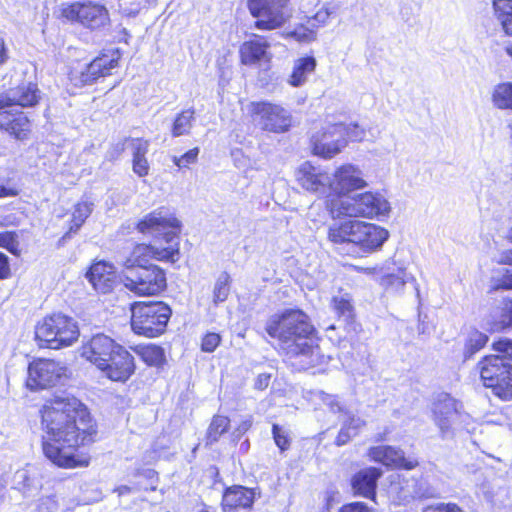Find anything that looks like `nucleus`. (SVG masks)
<instances>
[{
  "mask_svg": "<svg viewBox=\"0 0 512 512\" xmlns=\"http://www.w3.org/2000/svg\"><path fill=\"white\" fill-rule=\"evenodd\" d=\"M270 43L263 36L253 35L239 48L240 62L246 66L269 67L273 58Z\"/></svg>",
  "mask_w": 512,
  "mask_h": 512,
  "instance_id": "nucleus-18",
  "label": "nucleus"
},
{
  "mask_svg": "<svg viewBox=\"0 0 512 512\" xmlns=\"http://www.w3.org/2000/svg\"><path fill=\"white\" fill-rule=\"evenodd\" d=\"M320 399L322 400L323 404L330 408L332 412H341L342 406L339 402V400L330 394H326L324 392H320Z\"/></svg>",
  "mask_w": 512,
  "mask_h": 512,
  "instance_id": "nucleus-49",
  "label": "nucleus"
},
{
  "mask_svg": "<svg viewBox=\"0 0 512 512\" xmlns=\"http://www.w3.org/2000/svg\"><path fill=\"white\" fill-rule=\"evenodd\" d=\"M492 102L498 109L512 110V83L506 82L495 86L492 92Z\"/></svg>",
  "mask_w": 512,
  "mask_h": 512,
  "instance_id": "nucleus-35",
  "label": "nucleus"
},
{
  "mask_svg": "<svg viewBox=\"0 0 512 512\" xmlns=\"http://www.w3.org/2000/svg\"><path fill=\"white\" fill-rule=\"evenodd\" d=\"M13 105L15 104L14 101H12L9 90L6 93L0 94V112Z\"/></svg>",
  "mask_w": 512,
  "mask_h": 512,
  "instance_id": "nucleus-55",
  "label": "nucleus"
},
{
  "mask_svg": "<svg viewBox=\"0 0 512 512\" xmlns=\"http://www.w3.org/2000/svg\"><path fill=\"white\" fill-rule=\"evenodd\" d=\"M347 130V142L351 141H362L365 138L364 129L360 128L357 124H345Z\"/></svg>",
  "mask_w": 512,
  "mask_h": 512,
  "instance_id": "nucleus-48",
  "label": "nucleus"
},
{
  "mask_svg": "<svg viewBox=\"0 0 512 512\" xmlns=\"http://www.w3.org/2000/svg\"><path fill=\"white\" fill-rule=\"evenodd\" d=\"M120 58L119 50H108L80 69H73L69 79L76 87L90 85L98 78L109 75L111 70L118 66Z\"/></svg>",
  "mask_w": 512,
  "mask_h": 512,
  "instance_id": "nucleus-15",
  "label": "nucleus"
},
{
  "mask_svg": "<svg viewBox=\"0 0 512 512\" xmlns=\"http://www.w3.org/2000/svg\"><path fill=\"white\" fill-rule=\"evenodd\" d=\"M195 121V110L188 108L178 113L173 121L171 133L174 137L188 135Z\"/></svg>",
  "mask_w": 512,
  "mask_h": 512,
  "instance_id": "nucleus-30",
  "label": "nucleus"
},
{
  "mask_svg": "<svg viewBox=\"0 0 512 512\" xmlns=\"http://www.w3.org/2000/svg\"><path fill=\"white\" fill-rule=\"evenodd\" d=\"M381 476V471L375 467L365 468L356 473L351 481L354 494L374 499L377 480Z\"/></svg>",
  "mask_w": 512,
  "mask_h": 512,
  "instance_id": "nucleus-25",
  "label": "nucleus"
},
{
  "mask_svg": "<svg viewBox=\"0 0 512 512\" xmlns=\"http://www.w3.org/2000/svg\"><path fill=\"white\" fill-rule=\"evenodd\" d=\"M368 186L359 166L346 163L336 167L330 182V190L334 195L326 201V209L331 218H387L391 212L389 200L379 191L360 192Z\"/></svg>",
  "mask_w": 512,
  "mask_h": 512,
  "instance_id": "nucleus-2",
  "label": "nucleus"
},
{
  "mask_svg": "<svg viewBox=\"0 0 512 512\" xmlns=\"http://www.w3.org/2000/svg\"><path fill=\"white\" fill-rule=\"evenodd\" d=\"M283 36L285 38H292L299 43H310L317 39V31L311 24H308V26L300 24L293 30L285 32Z\"/></svg>",
  "mask_w": 512,
  "mask_h": 512,
  "instance_id": "nucleus-36",
  "label": "nucleus"
},
{
  "mask_svg": "<svg viewBox=\"0 0 512 512\" xmlns=\"http://www.w3.org/2000/svg\"><path fill=\"white\" fill-rule=\"evenodd\" d=\"M61 17L69 22H78L86 27L96 29L109 21L107 9L97 3H74L61 8Z\"/></svg>",
  "mask_w": 512,
  "mask_h": 512,
  "instance_id": "nucleus-16",
  "label": "nucleus"
},
{
  "mask_svg": "<svg viewBox=\"0 0 512 512\" xmlns=\"http://www.w3.org/2000/svg\"><path fill=\"white\" fill-rule=\"evenodd\" d=\"M333 10L329 4H324L312 17L308 19V24H311L315 30L318 28L325 26Z\"/></svg>",
  "mask_w": 512,
  "mask_h": 512,
  "instance_id": "nucleus-41",
  "label": "nucleus"
},
{
  "mask_svg": "<svg viewBox=\"0 0 512 512\" xmlns=\"http://www.w3.org/2000/svg\"><path fill=\"white\" fill-rule=\"evenodd\" d=\"M433 421L443 439L452 438L455 431L469 420V415L460 410V404L446 393L436 396L432 405Z\"/></svg>",
  "mask_w": 512,
  "mask_h": 512,
  "instance_id": "nucleus-11",
  "label": "nucleus"
},
{
  "mask_svg": "<svg viewBox=\"0 0 512 512\" xmlns=\"http://www.w3.org/2000/svg\"><path fill=\"white\" fill-rule=\"evenodd\" d=\"M93 207L94 204L86 200L79 201L74 205L69 233L77 232L79 230V228L84 224L86 219L92 213Z\"/></svg>",
  "mask_w": 512,
  "mask_h": 512,
  "instance_id": "nucleus-33",
  "label": "nucleus"
},
{
  "mask_svg": "<svg viewBox=\"0 0 512 512\" xmlns=\"http://www.w3.org/2000/svg\"><path fill=\"white\" fill-rule=\"evenodd\" d=\"M8 60V52L6 44L3 39H0V65H3Z\"/></svg>",
  "mask_w": 512,
  "mask_h": 512,
  "instance_id": "nucleus-58",
  "label": "nucleus"
},
{
  "mask_svg": "<svg viewBox=\"0 0 512 512\" xmlns=\"http://www.w3.org/2000/svg\"><path fill=\"white\" fill-rule=\"evenodd\" d=\"M496 262L499 264L512 266V250H506L501 252L496 258Z\"/></svg>",
  "mask_w": 512,
  "mask_h": 512,
  "instance_id": "nucleus-57",
  "label": "nucleus"
},
{
  "mask_svg": "<svg viewBox=\"0 0 512 512\" xmlns=\"http://www.w3.org/2000/svg\"><path fill=\"white\" fill-rule=\"evenodd\" d=\"M339 512H374L363 502H353L341 507Z\"/></svg>",
  "mask_w": 512,
  "mask_h": 512,
  "instance_id": "nucleus-51",
  "label": "nucleus"
},
{
  "mask_svg": "<svg viewBox=\"0 0 512 512\" xmlns=\"http://www.w3.org/2000/svg\"><path fill=\"white\" fill-rule=\"evenodd\" d=\"M253 123L265 132L281 134L287 132L293 117L282 105L269 101H255L248 106Z\"/></svg>",
  "mask_w": 512,
  "mask_h": 512,
  "instance_id": "nucleus-10",
  "label": "nucleus"
},
{
  "mask_svg": "<svg viewBox=\"0 0 512 512\" xmlns=\"http://www.w3.org/2000/svg\"><path fill=\"white\" fill-rule=\"evenodd\" d=\"M18 195V189L10 185L0 184V198L14 197Z\"/></svg>",
  "mask_w": 512,
  "mask_h": 512,
  "instance_id": "nucleus-54",
  "label": "nucleus"
},
{
  "mask_svg": "<svg viewBox=\"0 0 512 512\" xmlns=\"http://www.w3.org/2000/svg\"><path fill=\"white\" fill-rule=\"evenodd\" d=\"M43 452L56 466L87 467L90 458L78 449L94 441L95 424L84 404L73 396L57 397L42 410Z\"/></svg>",
  "mask_w": 512,
  "mask_h": 512,
  "instance_id": "nucleus-1",
  "label": "nucleus"
},
{
  "mask_svg": "<svg viewBox=\"0 0 512 512\" xmlns=\"http://www.w3.org/2000/svg\"><path fill=\"white\" fill-rule=\"evenodd\" d=\"M488 342V336L477 330L471 329L467 333L464 344L463 355L465 359L471 358L474 354L480 351Z\"/></svg>",
  "mask_w": 512,
  "mask_h": 512,
  "instance_id": "nucleus-32",
  "label": "nucleus"
},
{
  "mask_svg": "<svg viewBox=\"0 0 512 512\" xmlns=\"http://www.w3.org/2000/svg\"><path fill=\"white\" fill-rule=\"evenodd\" d=\"M171 313L163 302H135L131 306L132 330L145 337H157L166 330Z\"/></svg>",
  "mask_w": 512,
  "mask_h": 512,
  "instance_id": "nucleus-7",
  "label": "nucleus"
},
{
  "mask_svg": "<svg viewBox=\"0 0 512 512\" xmlns=\"http://www.w3.org/2000/svg\"><path fill=\"white\" fill-rule=\"evenodd\" d=\"M272 433H273V438L275 440L276 445L282 451L289 448L290 440H289L287 432L282 427H280L277 424H274L272 427Z\"/></svg>",
  "mask_w": 512,
  "mask_h": 512,
  "instance_id": "nucleus-43",
  "label": "nucleus"
},
{
  "mask_svg": "<svg viewBox=\"0 0 512 512\" xmlns=\"http://www.w3.org/2000/svg\"><path fill=\"white\" fill-rule=\"evenodd\" d=\"M379 284L388 292L403 293L409 282H416L415 277L408 273L404 267H393L392 262H386L380 269Z\"/></svg>",
  "mask_w": 512,
  "mask_h": 512,
  "instance_id": "nucleus-22",
  "label": "nucleus"
},
{
  "mask_svg": "<svg viewBox=\"0 0 512 512\" xmlns=\"http://www.w3.org/2000/svg\"><path fill=\"white\" fill-rule=\"evenodd\" d=\"M319 0H303V8L306 9V4L308 5H317Z\"/></svg>",
  "mask_w": 512,
  "mask_h": 512,
  "instance_id": "nucleus-64",
  "label": "nucleus"
},
{
  "mask_svg": "<svg viewBox=\"0 0 512 512\" xmlns=\"http://www.w3.org/2000/svg\"><path fill=\"white\" fill-rule=\"evenodd\" d=\"M130 147L133 155V172L139 177L148 175L149 164L145 157L149 147L148 141L140 138L131 139Z\"/></svg>",
  "mask_w": 512,
  "mask_h": 512,
  "instance_id": "nucleus-29",
  "label": "nucleus"
},
{
  "mask_svg": "<svg viewBox=\"0 0 512 512\" xmlns=\"http://www.w3.org/2000/svg\"><path fill=\"white\" fill-rule=\"evenodd\" d=\"M268 378L267 376H263L261 375L259 377V387H262V385H264L265 387L268 385Z\"/></svg>",
  "mask_w": 512,
  "mask_h": 512,
  "instance_id": "nucleus-63",
  "label": "nucleus"
},
{
  "mask_svg": "<svg viewBox=\"0 0 512 512\" xmlns=\"http://www.w3.org/2000/svg\"><path fill=\"white\" fill-rule=\"evenodd\" d=\"M488 326L491 332L502 331L512 327V317L508 313L503 312V308L501 307L499 311L494 312Z\"/></svg>",
  "mask_w": 512,
  "mask_h": 512,
  "instance_id": "nucleus-40",
  "label": "nucleus"
},
{
  "mask_svg": "<svg viewBox=\"0 0 512 512\" xmlns=\"http://www.w3.org/2000/svg\"><path fill=\"white\" fill-rule=\"evenodd\" d=\"M199 155V148L195 147L180 157L174 156L173 162L179 168H187L190 164L197 161Z\"/></svg>",
  "mask_w": 512,
  "mask_h": 512,
  "instance_id": "nucleus-42",
  "label": "nucleus"
},
{
  "mask_svg": "<svg viewBox=\"0 0 512 512\" xmlns=\"http://www.w3.org/2000/svg\"><path fill=\"white\" fill-rule=\"evenodd\" d=\"M229 293H230V276L228 275V273L223 272L218 276V278L214 284L213 293H212L213 303L217 305L219 303L226 301V299L229 296Z\"/></svg>",
  "mask_w": 512,
  "mask_h": 512,
  "instance_id": "nucleus-38",
  "label": "nucleus"
},
{
  "mask_svg": "<svg viewBox=\"0 0 512 512\" xmlns=\"http://www.w3.org/2000/svg\"><path fill=\"white\" fill-rule=\"evenodd\" d=\"M0 247L6 248L9 252L16 254L18 250V241L13 232L0 233Z\"/></svg>",
  "mask_w": 512,
  "mask_h": 512,
  "instance_id": "nucleus-45",
  "label": "nucleus"
},
{
  "mask_svg": "<svg viewBox=\"0 0 512 512\" xmlns=\"http://www.w3.org/2000/svg\"><path fill=\"white\" fill-rule=\"evenodd\" d=\"M120 281L128 291L139 297L156 296L167 285L165 271L156 265L126 269Z\"/></svg>",
  "mask_w": 512,
  "mask_h": 512,
  "instance_id": "nucleus-8",
  "label": "nucleus"
},
{
  "mask_svg": "<svg viewBox=\"0 0 512 512\" xmlns=\"http://www.w3.org/2000/svg\"><path fill=\"white\" fill-rule=\"evenodd\" d=\"M424 512H462V510L454 503H441L425 508Z\"/></svg>",
  "mask_w": 512,
  "mask_h": 512,
  "instance_id": "nucleus-50",
  "label": "nucleus"
},
{
  "mask_svg": "<svg viewBox=\"0 0 512 512\" xmlns=\"http://www.w3.org/2000/svg\"><path fill=\"white\" fill-rule=\"evenodd\" d=\"M295 181L306 192L321 197L330 190L331 175L320 166L306 161L295 170Z\"/></svg>",
  "mask_w": 512,
  "mask_h": 512,
  "instance_id": "nucleus-17",
  "label": "nucleus"
},
{
  "mask_svg": "<svg viewBox=\"0 0 512 512\" xmlns=\"http://www.w3.org/2000/svg\"><path fill=\"white\" fill-rule=\"evenodd\" d=\"M503 312L508 313L512 317V299H505L502 302Z\"/></svg>",
  "mask_w": 512,
  "mask_h": 512,
  "instance_id": "nucleus-62",
  "label": "nucleus"
},
{
  "mask_svg": "<svg viewBox=\"0 0 512 512\" xmlns=\"http://www.w3.org/2000/svg\"><path fill=\"white\" fill-rule=\"evenodd\" d=\"M120 346L109 336L97 334L82 345L80 353L86 361L99 369Z\"/></svg>",
  "mask_w": 512,
  "mask_h": 512,
  "instance_id": "nucleus-20",
  "label": "nucleus"
},
{
  "mask_svg": "<svg viewBox=\"0 0 512 512\" xmlns=\"http://www.w3.org/2000/svg\"><path fill=\"white\" fill-rule=\"evenodd\" d=\"M251 425H252V418L247 417L244 420H242V422L239 424L237 430L239 431L240 434H243L251 427Z\"/></svg>",
  "mask_w": 512,
  "mask_h": 512,
  "instance_id": "nucleus-59",
  "label": "nucleus"
},
{
  "mask_svg": "<svg viewBox=\"0 0 512 512\" xmlns=\"http://www.w3.org/2000/svg\"><path fill=\"white\" fill-rule=\"evenodd\" d=\"M221 337L217 333H207L201 342V349L204 352L211 353L219 346Z\"/></svg>",
  "mask_w": 512,
  "mask_h": 512,
  "instance_id": "nucleus-44",
  "label": "nucleus"
},
{
  "mask_svg": "<svg viewBox=\"0 0 512 512\" xmlns=\"http://www.w3.org/2000/svg\"><path fill=\"white\" fill-rule=\"evenodd\" d=\"M137 352L142 360L150 366H159L164 361V352L159 346L153 344L140 346Z\"/></svg>",
  "mask_w": 512,
  "mask_h": 512,
  "instance_id": "nucleus-37",
  "label": "nucleus"
},
{
  "mask_svg": "<svg viewBox=\"0 0 512 512\" xmlns=\"http://www.w3.org/2000/svg\"><path fill=\"white\" fill-rule=\"evenodd\" d=\"M312 154L330 160L347 146V130L343 123H325L311 135Z\"/></svg>",
  "mask_w": 512,
  "mask_h": 512,
  "instance_id": "nucleus-12",
  "label": "nucleus"
},
{
  "mask_svg": "<svg viewBox=\"0 0 512 512\" xmlns=\"http://www.w3.org/2000/svg\"><path fill=\"white\" fill-rule=\"evenodd\" d=\"M68 377L67 367L52 359H37L28 366L26 386L30 390L46 389L61 384Z\"/></svg>",
  "mask_w": 512,
  "mask_h": 512,
  "instance_id": "nucleus-14",
  "label": "nucleus"
},
{
  "mask_svg": "<svg viewBox=\"0 0 512 512\" xmlns=\"http://www.w3.org/2000/svg\"><path fill=\"white\" fill-rule=\"evenodd\" d=\"M254 492L243 486H232L225 490L222 498L223 512H247L254 502Z\"/></svg>",
  "mask_w": 512,
  "mask_h": 512,
  "instance_id": "nucleus-24",
  "label": "nucleus"
},
{
  "mask_svg": "<svg viewBox=\"0 0 512 512\" xmlns=\"http://www.w3.org/2000/svg\"><path fill=\"white\" fill-rule=\"evenodd\" d=\"M229 419L226 416L218 415L215 416L208 428L207 442L212 444L218 440V438L227 431L229 427Z\"/></svg>",
  "mask_w": 512,
  "mask_h": 512,
  "instance_id": "nucleus-39",
  "label": "nucleus"
},
{
  "mask_svg": "<svg viewBox=\"0 0 512 512\" xmlns=\"http://www.w3.org/2000/svg\"><path fill=\"white\" fill-rule=\"evenodd\" d=\"M493 349L505 356L508 359L512 360V339H500L497 342L493 343Z\"/></svg>",
  "mask_w": 512,
  "mask_h": 512,
  "instance_id": "nucleus-47",
  "label": "nucleus"
},
{
  "mask_svg": "<svg viewBox=\"0 0 512 512\" xmlns=\"http://www.w3.org/2000/svg\"><path fill=\"white\" fill-rule=\"evenodd\" d=\"M10 276V267L8 258L0 252V279H6Z\"/></svg>",
  "mask_w": 512,
  "mask_h": 512,
  "instance_id": "nucleus-53",
  "label": "nucleus"
},
{
  "mask_svg": "<svg viewBox=\"0 0 512 512\" xmlns=\"http://www.w3.org/2000/svg\"><path fill=\"white\" fill-rule=\"evenodd\" d=\"M331 307L339 318L350 321L354 316L351 296L347 293L335 295L331 299Z\"/></svg>",
  "mask_w": 512,
  "mask_h": 512,
  "instance_id": "nucleus-34",
  "label": "nucleus"
},
{
  "mask_svg": "<svg viewBox=\"0 0 512 512\" xmlns=\"http://www.w3.org/2000/svg\"><path fill=\"white\" fill-rule=\"evenodd\" d=\"M478 370L484 386L491 388L503 400L512 399V366L497 355L484 357Z\"/></svg>",
  "mask_w": 512,
  "mask_h": 512,
  "instance_id": "nucleus-9",
  "label": "nucleus"
},
{
  "mask_svg": "<svg viewBox=\"0 0 512 512\" xmlns=\"http://www.w3.org/2000/svg\"><path fill=\"white\" fill-rule=\"evenodd\" d=\"M353 436L354 435H352L350 430H347V426L344 424V427L341 429L339 435L337 436V445H344L349 440V438Z\"/></svg>",
  "mask_w": 512,
  "mask_h": 512,
  "instance_id": "nucleus-56",
  "label": "nucleus"
},
{
  "mask_svg": "<svg viewBox=\"0 0 512 512\" xmlns=\"http://www.w3.org/2000/svg\"><path fill=\"white\" fill-rule=\"evenodd\" d=\"M138 232L155 239L153 245L138 244L124 261L125 269L147 267L151 259L175 263L180 258L181 222L169 210L159 208L143 216Z\"/></svg>",
  "mask_w": 512,
  "mask_h": 512,
  "instance_id": "nucleus-4",
  "label": "nucleus"
},
{
  "mask_svg": "<svg viewBox=\"0 0 512 512\" xmlns=\"http://www.w3.org/2000/svg\"><path fill=\"white\" fill-rule=\"evenodd\" d=\"M266 332L279 341L281 349L293 359V365L309 369L328 363L313 337L314 327L306 313L299 309H287L269 318Z\"/></svg>",
  "mask_w": 512,
  "mask_h": 512,
  "instance_id": "nucleus-3",
  "label": "nucleus"
},
{
  "mask_svg": "<svg viewBox=\"0 0 512 512\" xmlns=\"http://www.w3.org/2000/svg\"><path fill=\"white\" fill-rule=\"evenodd\" d=\"M493 9L505 33L512 36V0H494Z\"/></svg>",
  "mask_w": 512,
  "mask_h": 512,
  "instance_id": "nucleus-31",
  "label": "nucleus"
},
{
  "mask_svg": "<svg viewBox=\"0 0 512 512\" xmlns=\"http://www.w3.org/2000/svg\"><path fill=\"white\" fill-rule=\"evenodd\" d=\"M79 334L77 322L61 313L43 318L35 327V337L40 346L50 349L71 346L78 340Z\"/></svg>",
  "mask_w": 512,
  "mask_h": 512,
  "instance_id": "nucleus-6",
  "label": "nucleus"
},
{
  "mask_svg": "<svg viewBox=\"0 0 512 512\" xmlns=\"http://www.w3.org/2000/svg\"><path fill=\"white\" fill-rule=\"evenodd\" d=\"M98 370L112 381L125 382L135 371L134 358L120 346Z\"/></svg>",
  "mask_w": 512,
  "mask_h": 512,
  "instance_id": "nucleus-19",
  "label": "nucleus"
},
{
  "mask_svg": "<svg viewBox=\"0 0 512 512\" xmlns=\"http://www.w3.org/2000/svg\"><path fill=\"white\" fill-rule=\"evenodd\" d=\"M333 222L328 228V239L335 244L351 243L363 253L372 254L381 250L389 238V231L377 224L349 218Z\"/></svg>",
  "mask_w": 512,
  "mask_h": 512,
  "instance_id": "nucleus-5",
  "label": "nucleus"
},
{
  "mask_svg": "<svg viewBox=\"0 0 512 512\" xmlns=\"http://www.w3.org/2000/svg\"><path fill=\"white\" fill-rule=\"evenodd\" d=\"M0 129L23 141L28 139L31 132L30 120L23 112L14 115L5 112L0 118Z\"/></svg>",
  "mask_w": 512,
  "mask_h": 512,
  "instance_id": "nucleus-26",
  "label": "nucleus"
},
{
  "mask_svg": "<svg viewBox=\"0 0 512 512\" xmlns=\"http://www.w3.org/2000/svg\"><path fill=\"white\" fill-rule=\"evenodd\" d=\"M290 0H247L250 14L256 18L254 27L261 31H271L282 27L290 14L286 6Z\"/></svg>",
  "mask_w": 512,
  "mask_h": 512,
  "instance_id": "nucleus-13",
  "label": "nucleus"
},
{
  "mask_svg": "<svg viewBox=\"0 0 512 512\" xmlns=\"http://www.w3.org/2000/svg\"><path fill=\"white\" fill-rule=\"evenodd\" d=\"M86 278L97 292L106 294L113 290L118 277L116 268L111 263L99 261L90 267Z\"/></svg>",
  "mask_w": 512,
  "mask_h": 512,
  "instance_id": "nucleus-21",
  "label": "nucleus"
},
{
  "mask_svg": "<svg viewBox=\"0 0 512 512\" xmlns=\"http://www.w3.org/2000/svg\"><path fill=\"white\" fill-rule=\"evenodd\" d=\"M12 101L21 107H33L41 99V92L35 83H23L10 90Z\"/></svg>",
  "mask_w": 512,
  "mask_h": 512,
  "instance_id": "nucleus-28",
  "label": "nucleus"
},
{
  "mask_svg": "<svg viewBox=\"0 0 512 512\" xmlns=\"http://www.w3.org/2000/svg\"><path fill=\"white\" fill-rule=\"evenodd\" d=\"M155 1L156 0H122V4L126 6L124 8L125 12L131 15L138 13L142 8H145Z\"/></svg>",
  "mask_w": 512,
  "mask_h": 512,
  "instance_id": "nucleus-46",
  "label": "nucleus"
},
{
  "mask_svg": "<svg viewBox=\"0 0 512 512\" xmlns=\"http://www.w3.org/2000/svg\"><path fill=\"white\" fill-rule=\"evenodd\" d=\"M495 288L512 289V275H506Z\"/></svg>",
  "mask_w": 512,
  "mask_h": 512,
  "instance_id": "nucleus-60",
  "label": "nucleus"
},
{
  "mask_svg": "<svg viewBox=\"0 0 512 512\" xmlns=\"http://www.w3.org/2000/svg\"><path fill=\"white\" fill-rule=\"evenodd\" d=\"M372 460L382 463L385 466L404 468L411 470L418 465L414 458H405L404 452L392 446H377L369 450Z\"/></svg>",
  "mask_w": 512,
  "mask_h": 512,
  "instance_id": "nucleus-23",
  "label": "nucleus"
},
{
  "mask_svg": "<svg viewBox=\"0 0 512 512\" xmlns=\"http://www.w3.org/2000/svg\"><path fill=\"white\" fill-rule=\"evenodd\" d=\"M316 59L312 56L301 57L294 61L292 72L289 75L287 82L292 87L303 86L310 74L315 71Z\"/></svg>",
  "mask_w": 512,
  "mask_h": 512,
  "instance_id": "nucleus-27",
  "label": "nucleus"
},
{
  "mask_svg": "<svg viewBox=\"0 0 512 512\" xmlns=\"http://www.w3.org/2000/svg\"><path fill=\"white\" fill-rule=\"evenodd\" d=\"M382 266H375V267H367V268H360L361 271H363L365 274L368 275H375L378 276V278L381 276L380 269Z\"/></svg>",
  "mask_w": 512,
  "mask_h": 512,
  "instance_id": "nucleus-61",
  "label": "nucleus"
},
{
  "mask_svg": "<svg viewBox=\"0 0 512 512\" xmlns=\"http://www.w3.org/2000/svg\"><path fill=\"white\" fill-rule=\"evenodd\" d=\"M344 424L347 426V430H350L352 435L355 436L358 430L364 426V421L359 417L352 416L349 417Z\"/></svg>",
  "mask_w": 512,
  "mask_h": 512,
  "instance_id": "nucleus-52",
  "label": "nucleus"
}]
</instances>
